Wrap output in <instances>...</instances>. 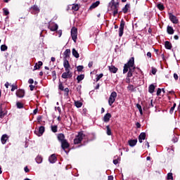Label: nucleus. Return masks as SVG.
Masks as SVG:
<instances>
[{"label": "nucleus", "mask_w": 180, "mask_h": 180, "mask_svg": "<svg viewBox=\"0 0 180 180\" xmlns=\"http://www.w3.org/2000/svg\"><path fill=\"white\" fill-rule=\"evenodd\" d=\"M63 67L66 72L62 74V78H63V79H67V78H72V72H71V71L70 70V68H71V65L70 64L65 63V65H63Z\"/></svg>", "instance_id": "obj_1"}, {"label": "nucleus", "mask_w": 180, "mask_h": 180, "mask_svg": "<svg viewBox=\"0 0 180 180\" xmlns=\"http://www.w3.org/2000/svg\"><path fill=\"white\" fill-rule=\"evenodd\" d=\"M108 9L112 11L113 16L119 12V3H115V0H111L108 5Z\"/></svg>", "instance_id": "obj_2"}, {"label": "nucleus", "mask_w": 180, "mask_h": 180, "mask_svg": "<svg viewBox=\"0 0 180 180\" xmlns=\"http://www.w3.org/2000/svg\"><path fill=\"white\" fill-rule=\"evenodd\" d=\"M134 68V57H131L129 61L124 64L123 74H126L129 72V68Z\"/></svg>", "instance_id": "obj_3"}, {"label": "nucleus", "mask_w": 180, "mask_h": 180, "mask_svg": "<svg viewBox=\"0 0 180 180\" xmlns=\"http://www.w3.org/2000/svg\"><path fill=\"white\" fill-rule=\"evenodd\" d=\"M84 137L85 134H84V132H79L78 135L76 136L75 139H74V144H81V142L82 141V140H84Z\"/></svg>", "instance_id": "obj_4"}, {"label": "nucleus", "mask_w": 180, "mask_h": 180, "mask_svg": "<svg viewBox=\"0 0 180 180\" xmlns=\"http://www.w3.org/2000/svg\"><path fill=\"white\" fill-rule=\"evenodd\" d=\"M71 55V50L66 49L63 53V65L70 64V62L67 58H70V56Z\"/></svg>", "instance_id": "obj_5"}, {"label": "nucleus", "mask_w": 180, "mask_h": 180, "mask_svg": "<svg viewBox=\"0 0 180 180\" xmlns=\"http://www.w3.org/2000/svg\"><path fill=\"white\" fill-rule=\"evenodd\" d=\"M117 97V93H116V91H113L111 93L108 99V104L110 106H112V105L115 103V101H116Z\"/></svg>", "instance_id": "obj_6"}, {"label": "nucleus", "mask_w": 180, "mask_h": 180, "mask_svg": "<svg viewBox=\"0 0 180 180\" xmlns=\"http://www.w3.org/2000/svg\"><path fill=\"white\" fill-rule=\"evenodd\" d=\"M71 36L73 41L77 43V39L78 36V29L77 27H73L71 30Z\"/></svg>", "instance_id": "obj_7"}, {"label": "nucleus", "mask_w": 180, "mask_h": 180, "mask_svg": "<svg viewBox=\"0 0 180 180\" xmlns=\"http://www.w3.org/2000/svg\"><path fill=\"white\" fill-rule=\"evenodd\" d=\"M124 25H126V22L124 20H122L120 22V25L119 28V37H122L123 36V32L124 30Z\"/></svg>", "instance_id": "obj_8"}, {"label": "nucleus", "mask_w": 180, "mask_h": 180, "mask_svg": "<svg viewBox=\"0 0 180 180\" xmlns=\"http://www.w3.org/2000/svg\"><path fill=\"white\" fill-rule=\"evenodd\" d=\"M169 20H171V22L172 23H174V25H176L179 23V20H178V18H176V16L172 14V13H169Z\"/></svg>", "instance_id": "obj_9"}, {"label": "nucleus", "mask_w": 180, "mask_h": 180, "mask_svg": "<svg viewBox=\"0 0 180 180\" xmlns=\"http://www.w3.org/2000/svg\"><path fill=\"white\" fill-rule=\"evenodd\" d=\"M60 143H61V148L65 150V153H68L67 152V150H67V148H70V143H68V141L65 140L60 142Z\"/></svg>", "instance_id": "obj_10"}, {"label": "nucleus", "mask_w": 180, "mask_h": 180, "mask_svg": "<svg viewBox=\"0 0 180 180\" xmlns=\"http://www.w3.org/2000/svg\"><path fill=\"white\" fill-rule=\"evenodd\" d=\"M30 11L32 13L36 15V13H39V12H40V8H39V6H37V5H34L30 8Z\"/></svg>", "instance_id": "obj_11"}, {"label": "nucleus", "mask_w": 180, "mask_h": 180, "mask_svg": "<svg viewBox=\"0 0 180 180\" xmlns=\"http://www.w3.org/2000/svg\"><path fill=\"white\" fill-rule=\"evenodd\" d=\"M49 29L51 32H56L58 29V25L57 24H50Z\"/></svg>", "instance_id": "obj_12"}, {"label": "nucleus", "mask_w": 180, "mask_h": 180, "mask_svg": "<svg viewBox=\"0 0 180 180\" xmlns=\"http://www.w3.org/2000/svg\"><path fill=\"white\" fill-rule=\"evenodd\" d=\"M134 70H136V67L134 68H129L128 69V73H127V78H131L133 77V72H134Z\"/></svg>", "instance_id": "obj_13"}, {"label": "nucleus", "mask_w": 180, "mask_h": 180, "mask_svg": "<svg viewBox=\"0 0 180 180\" xmlns=\"http://www.w3.org/2000/svg\"><path fill=\"white\" fill-rule=\"evenodd\" d=\"M16 95L18 98H23L25 96V90L23 89H18L16 91Z\"/></svg>", "instance_id": "obj_14"}, {"label": "nucleus", "mask_w": 180, "mask_h": 180, "mask_svg": "<svg viewBox=\"0 0 180 180\" xmlns=\"http://www.w3.org/2000/svg\"><path fill=\"white\" fill-rule=\"evenodd\" d=\"M111 117H112V115L110 113H107L104 115L103 120V122H105V123H108V122L110 120Z\"/></svg>", "instance_id": "obj_15"}, {"label": "nucleus", "mask_w": 180, "mask_h": 180, "mask_svg": "<svg viewBox=\"0 0 180 180\" xmlns=\"http://www.w3.org/2000/svg\"><path fill=\"white\" fill-rule=\"evenodd\" d=\"M9 136L7 134H4L1 136V141L2 144H6V141H8Z\"/></svg>", "instance_id": "obj_16"}, {"label": "nucleus", "mask_w": 180, "mask_h": 180, "mask_svg": "<svg viewBox=\"0 0 180 180\" xmlns=\"http://www.w3.org/2000/svg\"><path fill=\"white\" fill-rule=\"evenodd\" d=\"M101 4L100 1H97L94 3H93L91 6L89 7V10L92 11V9H95V8H98L99 6V4Z\"/></svg>", "instance_id": "obj_17"}, {"label": "nucleus", "mask_w": 180, "mask_h": 180, "mask_svg": "<svg viewBox=\"0 0 180 180\" xmlns=\"http://www.w3.org/2000/svg\"><path fill=\"white\" fill-rule=\"evenodd\" d=\"M58 140L60 141V143H62L63 141H65V136L64 134H58Z\"/></svg>", "instance_id": "obj_18"}, {"label": "nucleus", "mask_w": 180, "mask_h": 180, "mask_svg": "<svg viewBox=\"0 0 180 180\" xmlns=\"http://www.w3.org/2000/svg\"><path fill=\"white\" fill-rule=\"evenodd\" d=\"M108 70L112 74H116L117 72V68L115 67L114 65L108 66Z\"/></svg>", "instance_id": "obj_19"}, {"label": "nucleus", "mask_w": 180, "mask_h": 180, "mask_svg": "<svg viewBox=\"0 0 180 180\" xmlns=\"http://www.w3.org/2000/svg\"><path fill=\"white\" fill-rule=\"evenodd\" d=\"M143 140H146V132H142L139 136V143H143Z\"/></svg>", "instance_id": "obj_20"}, {"label": "nucleus", "mask_w": 180, "mask_h": 180, "mask_svg": "<svg viewBox=\"0 0 180 180\" xmlns=\"http://www.w3.org/2000/svg\"><path fill=\"white\" fill-rule=\"evenodd\" d=\"M49 162L51 164H54L57 161V158L56 157V155H51L49 158Z\"/></svg>", "instance_id": "obj_21"}, {"label": "nucleus", "mask_w": 180, "mask_h": 180, "mask_svg": "<svg viewBox=\"0 0 180 180\" xmlns=\"http://www.w3.org/2000/svg\"><path fill=\"white\" fill-rule=\"evenodd\" d=\"M41 65H43V62L39 61L38 63L35 64L33 71H36V70H40Z\"/></svg>", "instance_id": "obj_22"}, {"label": "nucleus", "mask_w": 180, "mask_h": 180, "mask_svg": "<svg viewBox=\"0 0 180 180\" xmlns=\"http://www.w3.org/2000/svg\"><path fill=\"white\" fill-rule=\"evenodd\" d=\"M165 47L167 50H171V49H172V44H171L169 41H166L165 42Z\"/></svg>", "instance_id": "obj_23"}, {"label": "nucleus", "mask_w": 180, "mask_h": 180, "mask_svg": "<svg viewBox=\"0 0 180 180\" xmlns=\"http://www.w3.org/2000/svg\"><path fill=\"white\" fill-rule=\"evenodd\" d=\"M128 144L130 146V147H134V146L137 144V139L129 140L128 141Z\"/></svg>", "instance_id": "obj_24"}, {"label": "nucleus", "mask_w": 180, "mask_h": 180, "mask_svg": "<svg viewBox=\"0 0 180 180\" xmlns=\"http://www.w3.org/2000/svg\"><path fill=\"white\" fill-rule=\"evenodd\" d=\"M155 90V86H154V84H150L148 87V92L150 94H154Z\"/></svg>", "instance_id": "obj_25"}, {"label": "nucleus", "mask_w": 180, "mask_h": 180, "mask_svg": "<svg viewBox=\"0 0 180 180\" xmlns=\"http://www.w3.org/2000/svg\"><path fill=\"white\" fill-rule=\"evenodd\" d=\"M129 9H130V4H127L125 6L122 8V12L124 13H127Z\"/></svg>", "instance_id": "obj_26"}, {"label": "nucleus", "mask_w": 180, "mask_h": 180, "mask_svg": "<svg viewBox=\"0 0 180 180\" xmlns=\"http://www.w3.org/2000/svg\"><path fill=\"white\" fill-rule=\"evenodd\" d=\"M127 89L128 91H130V92H134L136 91V87L133 86V84H129Z\"/></svg>", "instance_id": "obj_27"}, {"label": "nucleus", "mask_w": 180, "mask_h": 180, "mask_svg": "<svg viewBox=\"0 0 180 180\" xmlns=\"http://www.w3.org/2000/svg\"><path fill=\"white\" fill-rule=\"evenodd\" d=\"M167 32L168 34H174V28H172V27L168 25Z\"/></svg>", "instance_id": "obj_28"}, {"label": "nucleus", "mask_w": 180, "mask_h": 180, "mask_svg": "<svg viewBox=\"0 0 180 180\" xmlns=\"http://www.w3.org/2000/svg\"><path fill=\"white\" fill-rule=\"evenodd\" d=\"M72 56L75 57V58H79V53H78V51L75 50V49H73L72 51Z\"/></svg>", "instance_id": "obj_29"}, {"label": "nucleus", "mask_w": 180, "mask_h": 180, "mask_svg": "<svg viewBox=\"0 0 180 180\" xmlns=\"http://www.w3.org/2000/svg\"><path fill=\"white\" fill-rule=\"evenodd\" d=\"M35 161H36V162H37V164H41V162H43V158L40 155H38L35 158Z\"/></svg>", "instance_id": "obj_30"}, {"label": "nucleus", "mask_w": 180, "mask_h": 180, "mask_svg": "<svg viewBox=\"0 0 180 180\" xmlns=\"http://www.w3.org/2000/svg\"><path fill=\"white\" fill-rule=\"evenodd\" d=\"M45 128L43 126L39 127V136H43V133L45 131Z\"/></svg>", "instance_id": "obj_31"}, {"label": "nucleus", "mask_w": 180, "mask_h": 180, "mask_svg": "<svg viewBox=\"0 0 180 180\" xmlns=\"http://www.w3.org/2000/svg\"><path fill=\"white\" fill-rule=\"evenodd\" d=\"M84 78H85V75H78L77 77V80L78 84H79V82H81V81H82V79H84Z\"/></svg>", "instance_id": "obj_32"}, {"label": "nucleus", "mask_w": 180, "mask_h": 180, "mask_svg": "<svg viewBox=\"0 0 180 180\" xmlns=\"http://www.w3.org/2000/svg\"><path fill=\"white\" fill-rule=\"evenodd\" d=\"M51 129L53 133H57L58 127L57 125H51Z\"/></svg>", "instance_id": "obj_33"}, {"label": "nucleus", "mask_w": 180, "mask_h": 180, "mask_svg": "<svg viewBox=\"0 0 180 180\" xmlns=\"http://www.w3.org/2000/svg\"><path fill=\"white\" fill-rule=\"evenodd\" d=\"M6 115V113L4 112V111L2 110V107H0V119H4Z\"/></svg>", "instance_id": "obj_34"}, {"label": "nucleus", "mask_w": 180, "mask_h": 180, "mask_svg": "<svg viewBox=\"0 0 180 180\" xmlns=\"http://www.w3.org/2000/svg\"><path fill=\"white\" fill-rule=\"evenodd\" d=\"M106 129H107L106 133L108 136H112V129H110V127L109 125H107Z\"/></svg>", "instance_id": "obj_35"}, {"label": "nucleus", "mask_w": 180, "mask_h": 180, "mask_svg": "<svg viewBox=\"0 0 180 180\" xmlns=\"http://www.w3.org/2000/svg\"><path fill=\"white\" fill-rule=\"evenodd\" d=\"M72 11L77 12V11H79V6L78 4H73V6H72Z\"/></svg>", "instance_id": "obj_36"}, {"label": "nucleus", "mask_w": 180, "mask_h": 180, "mask_svg": "<svg viewBox=\"0 0 180 180\" xmlns=\"http://www.w3.org/2000/svg\"><path fill=\"white\" fill-rule=\"evenodd\" d=\"M157 6L160 11H164L165 9V7L164 6V4H158Z\"/></svg>", "instance_id": "obj_37"}, {"label": "nucleus", "mask_w": 180, "mask_h": 180, "mask_svg": "<svg viewBox=\"0 0 180 180\" xmlns=\"http://www.w3.org/2000/svg\"><path fill=\"white\" fill-rule=\"evenodd\" d=\"M175 108H176V103H174L173 104V106L170 108V110H169V113L171 114V115H172V113H174V110H175Z\"/></svg>", "instance_id": "obj_38"}, {"label": "nucleus", "mask_w": 180, "mask_h": 180, "mask_svg": "<svg viewBox=\"0 0 180 180\" xmlns=\"http://www.w3.org/2000/svg\"><path fill=\"white\" fill-rule=\"evenodd\" d=\"M75 105L76 106V108H81L82 106V103L80 101H75Z\"/></svg>", "instance_id": "obj_39"}, {"label": "nucleus", "mask_w": 180, "mask_h": 180, "mask_svg": "<svg viewBox=\"0 0 180 180\" xmlns=\"http://www.w3.org/2000/svg\"><path fill=\"white\" fill-rule=\"evenodd\" d=\"M136 108L139 109L140 115H143V109L141 108V105L140 104H136Z\"/></svg>", "instance_id": "obj_40"}, {"label": "nucleus", "mask_w": 180, "mask_h": 180, "mask_svg": "<svg viewBox=\"0 0 180 180\" xmlns=\"http://www.w3.org/2000/svg\"><path fill=\"white\" fill-rule=\"evenodd\" d=\"M16 105L18 109H23V103L17 102Z\"/></svg>", "instance_id": "obj_41"}, {"label": "nucleus", "mask_w": 180, "mask_h": 180, "mask_svg": "<svg viewBox=\"0 0 180 180\" xmlns=\"http://www.w3.org/2000/svg\"><path fill=\"white\" fill-rule=\"evenodd\" d=\"M8 50V46L6 45H1V51H6Z\"/></svg>", "instance_id": "obj_42"}, {"label": "nucleus", "mask_w": 180, "mask_h": 180, "mask_svg": "<svg viewBox=\"0 0 180 180\" xmlns=\"http://www.w3.org/2000/svg\"><path fill=\"white\" fill-rule=\"evenodd\" d=\"M15 89H18V85L15 84H11V92H13Z\"/></svg>", "instance_id": "obj_43"}, {"label": "nucleus", "mask_w": 180, "mask_h": 180, "mask_svg": "<svg viewBox=\"0 0 180 180\" xmlns=\"http://www.w3.org/2000/svg\"><path fill=\"white\" fill-rule=\"evenodd\" d=\"M58 89H60V91H64V86L61 82H59Z\"/></svg>", "instance_id": "obj_44"}, {"label": "nucleus", "mask_w": 180, "mask_h": 180, "mask_svg": "<svg viewBox=\"0 0 180 180\" xmlns=\"http://www.w3.org/2000/svg\"><path fill=\"white\" fill-rule=\"evenodd\" d=\"M167 179H171V180H174V176H172V173H168L167 174Z\"/></svg>", "instance_id": "obj_45"}, {"label": "nucleus", "mask_w": 180, "mask_h": 180, "mask_svg": "<svg viewBox=\"0 0 180 180\" xmlns=\"http://www.w3.org/2000/svg\"><path fill=\"white\" fill-rule=\"evenodd\" d=\"M102 77H103V73H101L100 75H97V77L96 78V82H98V81H99V79H101V78H102Z\"/></svg>", "instance_id": "obj_46"}, {"label": "nucleus", "mask_w": 180, "mask_h": 180, "mask_svg": "<svg viewBox=\"0 0 180 180\" xmlns=\"http://www.w3.org/2000/svg\"><path fill=\"white\" fill-rule=\"evenodd\" d=\"M52 77L53 79H57V73L56 72V70L52 71Z\"/></svg>", "instance_id": "obj_47"}, {"label": "nucleus", "mask_w": 180, "mask_h": 180, "mask_svg": "<svg viewBox=\"0 0 180 180\" xmlns=\"http://www.w3.org/2000/svg\"><path fill=\"white\" fill-rule=\"evenodd\" d=\"M77 70L79 72H81V71H82V70H84V66L83 65H79V66H77Z\"/></svg>", "instance_id": "obj_48"}, {"label": "nucleus", "mask_w": 180, "mask_h": 180, "mask_svg": "<svg viewBox=\"0 0 180 180\" xmlns=\"http://www.w3.org/2000/svg\"><path fill=\"white\" fill-rule=\"evenodd\" d=\"M161 92H162V89H158V91H157V93H156V95L157 96H160V95H161Z\"/></svg>", "instance_id": "obj_49"}, {"label": "nucleus", "mask_w": 180, "mask_h": 180, "mask_svg": "<svg viewBox=\"0 0 180 180\" xmlns=\"http://www.w3.org/2000/svg\"><path fill=\"white\" fill-rule=\"evenodd\" d=\"M152 74L153 75H155V74H157V69L155 68H152Z\"/></svg>", "instance_id": "obj_50"}, {"label": "nucleus", "mask_w": 180, "mask_h": 180, "mask_svg": "<svg viewBox=\"0 0 180 180\" xmlns=\"http://www.w3.org/2000/svg\"><path fill=\"white\" fill-rule=\"evenodd\" d=\"M4 13L5 15V16H8V15H9V11L5 8H4Z\"/></svg>", "instance_id": "obj_51"}, {"label": "nucleus", "mask_w": 180, "mask_h": 180, "mask_svg": "<svg viewBox=\"0 0 180 180\" xmlns=\"http://www.w3.org/2000/svg\"><path fill=\"white\" fill-rule=\"evenodd\" d=\"M64 92H65L66 95L68 96L70 92V89L68 88L63 89Z\"/></svg>", "instance_id": "obj_52"}, {"label": "nucleus", "mask_w": 180, "mask_h": 180, "mask_svg": "<svg viewBox=\"0 0 180 180\" xmlns=\"http://www.w3.org/2000/svg\"><path fill=\"white\" fill-rule=\"evenodd\" d=\"M93 65H94V62L93 61L89 62V64H88L89 68H91V67Z\"/></svg>", "instance_id": "obj_53"}, {"label": "nucleus", "mask_w": 180, "mask_h": 180, "mask_svg": "<svg viewBox=\"0 0 180 180\" xmlns=\"http://www.w3.org/2000/svg\"><path fill=\"white\" fill-rule=\"evenodd\" d=\"M113 164H115V165H117V164H119V159L114 160Z\"/></svg>", "instance_id": "obj_54"}, {"label": "nucleus", "mask_w": 180, "mask_h": 180, "mask_svg": "<svg viewBox=\"0 0 180 180\" xmlns=\"http://www.w3.org/2000/svg\"><path fill=\"white\" fill-rule=\"evenodd\" d=\"M24 171H25V172H30V169H29V168L27 167V166H26V167L24 168Z\"/></svg>", "instance_id": "obj_55"}, {"label": "nucleus", "mask_w": 180, "mask_h": 180, "mask_svg": "<svg viewBox=\"0 0 180 180\" xmlns=\"http://www.w3.org/2000/svg\"><path fill=\"white\" fill-rule=\"evenodd\" d=\"M172 141L174 142V143H178V138H176V137L174 136V137L172 139Z\"/></svg>", "instance_id": "obj_56"}, {"label": "nucleus", "mask_w": 180, "mask_h": 180, "mask_svg": "<svg viewBox=\"0 0 180 180\" xmlns=\"http://www.w3.org/2000/svg\"><path fill=\"white\" fill-rule=\"evenodd\" d=\"M174 79H175L176 81H178V74L174 73Z\"/></svg>", "instance_id": "obj_57"}, {"label": "nucleus", "mask_w": 180, "mask_h": 180, "mask_svg": "<svg viewBox=\"0 0 180 180\" xmlns=\"http://www.w3.org/2000/svg\"><path fill=\"white\" fill-rule=\"evenodd\" d=\"M58 34L59 35V37H61V35L63 34V31L61 30L58 31Z\"/></svg>", "instance_id": "obj_58"}, {"label": "nucleus", "mask_w": 180, "mask_h": 180, "mask_svg": "<svg viewBox=\"0 0 180 180\" xmlns=\"http://www.w3.org/2000/svg\"><path fill=\"white\" fill-rule=\"evenodd\" d=\"M136 126L137 129H140V127H141V124L139 122H136Z\"/></svg>", "instance_id": "obj_59"}, {"label": "nucleus", "mask_w": 180, "mask_h": 180, "mask_svg": "<svg viewBox=\"0 0 180 180\" xmlns=\"http://www.w3.org/2000/svg\"><path fill=\"white\" fill-rule=\"evenodd\" d=\"M30 91H34V86H33L32 84L30 85Z\"/></svg>", "instance_id": "obj_60"}, {"label": "nucleus", "mask_w": 180, "mask_h": 180, "mask_svg": "<svg viewBox=\"0 0 180 180\" xmlns=\"http://www.w3.org/2000/svg\"><path fill=\"white\" fill-rule=\"evenodd\" d=\"M33 82H34V80H33V79H30L29 80H28V83H30V84H33Z\"/></svg>", "instance_id": "obj_61"}, {"label": "nucleus", "mask_w": 180, "mask_h": 180, "mask_svg": "<svg viewBox=\"0 0 180 180\" xmlns=\"http://www.w3.org/2000/svg\"><path fill=\"white\" fill-rule=\"evenodd\" d=\"M9 85H11L10 84H9V82H6V84H5V86H6V88H9Z\"/></svg>", "instance_id": "obj_62"}, {"label": "nucleus", "mask_w": 180, "mask_h": 180, "mask_svg": "<svg viewBox=\"0 0 180 180\" xmlns=\"http://www.w3.org/2000/svg\"><path fill=\"white\" fill-rule=\"evenodd\" d=\"M147 56L149 57V58H151V53L150 52L147 53Z\"/></svg>", "instance_id": "obj_63"}, {"label": "nucleus", "mask_w": 180, "mask_h": 180, "mask_svg": "<svg viewBox=\"0 0 180 180\" xmlns=\"http://www.w3.org/2000/svg\"><path fill=\"white\" fill-rule=\"evenodd\" d=\"M108 180H113V176H108Z\"/></svg>", "instance_id": "obj_64"}]
</instances>
